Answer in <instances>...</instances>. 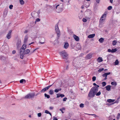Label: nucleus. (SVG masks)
<instances>
[{
	"label": "nucleus",
	"instance_id": "nucleus-1",
	"mask_svg": "<svg viewBox=\"0 0 120 120\" xmlns=\"http://www.w3.org/2000/svg\"><path fill=\"white\" fill-rule=\"evenodd\" d=\"M98 89L96 86H94L92 87L89 93L88 96L90 98H93L94 97L95 95V93L98 91Z\"/></svg>",
	"mask_w": 120,
	"mask_h": 120
},
{
	"label": "nucleus",
	"instance_id": "nucleus-2",
	"mask_svg": "<svg viewBox=\"0 0 120 120\" xmlns=\"http://www.w3.org/2000/svg\"><path fill=\"white\" fill-rule=\"evenodd\" d=\"M35 96V93L32 92L28 94L24 98L25 99H29L33 98Z\"/></svg>",
	"mask_w": 120,
	"mask_h": 120
},
{
	"label": "nucleus",
	"instance_id": "nucleus-3",
	"mask_svg": "<svg viewBox=\"0 0 120 120\" xmlns=\"http://www.w3.org/2000/svg\"><path fill=\"white\" fill-rule=\"evenodd\" d=\"M60 54L62 56L63 59L67 60L68 58V55L65 51H62L60 52Z\"/></svg>",
	"mask_w": 120,
	"mask_h": 120
},
{
	"label": "nucleus",
	"instance_id": "nucleus-4",
	"mask_svg": "<svg viewBox=\"0 0 120 120\" xmlns=\"http://www.w3.org/2000/svg\"><path fill=\"white\" fill-rule=\"evenodd\" d=\"M55 30L57 34L58 37L57 38V39L59 38V37L60 35V31L58 27V23H57L55 26Z\"/></svg>",
	"mask_w": 120,
	"mask_h": 120
},
{
	"label": "nucleus",
	"instance_id": "nucleus-5",
	"mask_svg": "<svg viewBox=\"0 0 120 120\" xmlns=\"http://www.w3.org/2000/svg\"><path fill=\"white\" fill-rule=\"evenodd\" d=\"M107 14V13L105 12L102 15L99 20V25H100L102 23L103 21L105 20V18Z\"/></svg>",
	"mask_w": 120,
	"mask_h": 120
},
{
	"label": "nucleus",
	"instance_id": "nucleus-6",
	"mask_svg": "<svg viewBox=\"0 0 120 120\" xmlns=\"http://www.w3.org/2000/svg\"><path fill=\"white\" fill-rule=\"evenodd\" d=\"M53 84L54 83H53L52 84L42 89L41 90V92H42V93H44L45 91H47L48 90Z\"/></svg>",
	"mask_w": 120,
	"mask_h": 120
},
{
	"label": "nucleus",
	"instance_id": "nucleus-7",
	"mask_svg": "<svg viewBox=\"0 0 120 120\" xmlns=\"http://www.w3.org/2000/svg\"><path fill=\"white\" fill-rule=\"evenodd\" d=\"M21 41L20 40H18L16 43V45L18 49L19 48L21 45Z\"/></svg>",
	"mask_w": 120,
	"mask_h": 120
},
{
	"label": "nucleus",
	"instance_id": "nucleus-8",
	"mask_svg": "<svg viewBox=\"0 0 120 120\" xmlns=\"http://www.w3.org/2000/svg\"><path fill=\"white\" fill-rule=\"evenodd\" d=\"M76 41L74 40H72L71 42V45L72 48H73L75 46Z\"/></svg>",
	"mask_w": 120,
	"mask_h": 120
},
{
	"label": "nucleus",
	"instance_id": "nucleus-9",
	"mask_svg": "<svg viewBox=\"0 0 120 120\" xmlns=\"http://www.w3.org/2000/svg\"><path fill=\"white\" fill-rule=\"evenodd\" d=\"M12 32V31L11 30H10L9 31L8 33L7 34L6 36V38L7 39H9L11 38V33Z\"/></svg>",
	"mask_w": 120,
	"mask_h": 120
},
{
	"label": "nucleus",
	"instance_id": "nucleus-10",
	"mask_svg": "<svg viewBox=\"0 0 120 120\" xmlns=\"http://www.w3.org/2000/svg\"><path fill=\"white\" fill-rule=\"evenodd\" d=\"M60 5L59 4H58L56 5V11L57 12H60L62 11V9L61 8H59V10H58V7Z\"/></svg>",
	"mask_w": 120,
	"mask_h": 120
},
{
	"label": "nucleus",
	"instance_id": "nucleus-11",
	"mask_svg": "<svg viewBox=\"0 0 120 120\" xmlns=\"http://www.w3.org/2000/svg\"><path fill=\"white\" fill-rule=\"evenodd\" d=\"M92 55V54L89 53L86 56V58L87 59H89L91 58Z\"/></svg>",
	"mask_w": 120,
	"mask_h": 120
},
{
	"label": "nucleus",
	"instance_id": "nucleus-12",
	"mask_svg": "<svg viewBox=\"0 0 120 120\" xmlns=\"http://www.w3.org/2000/svg\"><path fill=\"white\" fill-rule=\"evenodd\" d=\"M28 38V37L27 35H26L25 37V38L24 40V43H26L27 41Z\"/></svg>",
	"mask_w": 120,
	"mask_h": 120
},
{
	"label": "nucleus",
	"instance_id": "nucleus-13",
	"mask_svg": "<svg viewBox=\"0 0 120 120\" xmlns=\"http://www.w3.org/2000/svg\"><path fill=\"white\" fill-rule=\"evenodd\" d=\"M106 90L108 91H109L111 90V86L110 85H108L105 86Z\"/></svg>",
	"mask_w": 120,
	"mask_h": 120
},
{
	"label": "nucleus",
	"instance_id": "nucleus-14",
	"mask_svg": "<svg viewBox=\"0 0 120 120\" xmlns=\"http://www.w3.org/2000/svg\"><path fill=\"white\" fill-rule=\"evenodd\" d=\"M73 37L75 39V40L77 41H78L79 40V37L76 36L75 35H73Z\"/></svg>",
	"mask_w": 120,
	"mask_h": 120
},
{
	"label": "nucleus",
	"instance_id": "nucleus-15",
	"mask_svg": "<svg viewBox=\"0 0 120 120\" xmlns=\"http://www.w3.org/2000/svg\"><path fill=\"white\" fill-rule=\"evenodd\" d=\"M6 59V58L4 56H0V60L3 61H5Z\"/></svg>",
	"mask_w": 120,
	"mask_h": 120
},
{
	"label": "nucleus",
	"instance_id": "nucleus-16",
	"mask_svg": "<svg viewBox=\"0 0 120 120\" xmlns=\"http://www.w3.org/2000/svg\"><path fill=\"white\" fill-rule=\"evenodd\" d=\"M95 34H90L88 36V37L89 38H92L95 36Z\"/></svg>",
	"mask_w": 120,
	"mask_h": 120
},
{
	"label": "nucleus",
	"instance_id": "nucleus-17",
	"mask_svg": "<svg viewBox=\"0 0 120 120\" xmlns=\"http://www.w3.org/2000/svg\"><path fill=\"white\" fill-rule=\"evenodd\" d=\"M25 50H23L22 49H20V54H24Z\"/></svg>",
	"mask_w": 120,
	"mask_h": 120
},
{
	"label": "nucleus",
	"instance_id": "nucleus-18",
	"mask_svg": "<svg viewBox=\"0 0 120 120\" xmlns=\"http://www.w3.org/2000/svg\"><path fill=\"white\" fill-rule=\"evenodd\" d=\"M69 44L68 42H66L64 45V47L65 49H67L68 47Z\"/></svg>",
	"mask_w": 120,
	"mask_h": 120
},
{
	"label": "nucleus",
	"instance_id": "nucleus-19",
	"mask_svg": "<svg viewBox=\"0 0 120 120\" xmlns=\"http://www.w3.org/2000/svg\"><path fill=\"white\" fill-rule=\"evenodd\" d=\"M115 101V100L109 99L107 100V101L109 103L113 102Z\"/></svg>",
	"mask_w": 120,
	"mask_h": 120
},
{
	"label": "nucleus",
	"instance_id": "nucleus-20",
	"mask_svg": "<svg viewBox=\"0 0 120 120\" xmlns=\"http://www.w3.org/2000/svg\"><path fill=\"white\" fill-rule=\"evenodd\" d=\"M97 61L98 62H100L103 61V60L101 57H99L97 59Z\"/></svg>",
	"mask_w": 120,
	"mask_h": 120
},
{
	"label": "nucleus",
	"instance_id": "nucleus-21",
	"mask_svg": "<svg viewBox=\"0 0 120 120\" xmlns=\"http://www.w3.org/2000/svg\"><path fill=\"white\" fill-rule=\"evenodd\" d=\"M104 41V39L102 38H101L99 40V41L101 43H102Z\"/></svg>",
	"mask_w": 120,
	"mask_h": 120
},
{
	"label": "nucleus",
	"instance_id": "nucleus-22",
	"mask_svg": "<svg viewBox=\"0 0 120 120\" xmlns=\"http://www.w3.org/2000/svg\"><path fill=\"white\" fill-rule=\"evenodd\" d=\"M30 51L29 49H26L25 50L24 54H28Z\"/></svg>",
	"mask_w": 120,
	"mask_h": 120
},
{
	"label": "nucleus",
	"instance_id": "nucleus-23",
	"mask_svg": "<svg viewBox=\"0 0 120 120\" xmlns=\"http://www.w3.org/2000/svg\"><path fill=\"white\" fill-rule=\"evenodd\" d=\"M49 93L50 95H52L53 94L54 91L52 90H50L49 91Z\"/></svg>",
	"mask_w": 120,
	"mask_h": 120
},
{
	"label": "nucleus",
	"instance_id": "nucleus-24",
	"mask_svg": "<svg viewBox=\"0 0 120 120\" xmlns=\"http://www.w3.org/2000/svg\"><path fill=\"white\" fill-rule=\"evenodd\" d=\"M20 82L21 83H25L26 82V81L24 79H22L20 80Z\"/></svg>",
	"mask_w": 120,
	"mask_h": 120
},
{
	"label": "nucleus",
	"instance_id": "nucleus-25",
	"mask_svg": "<svg viewBox=\"0 0 120 120\" xmlns=\"http://www.w3.org/2000/svg\"><path fill=\"white\" fill-rule=\"evenodd\" d=\"M61 89L60 88H59L58 89H56L54 90V92L56 93H58L59 92V91H61Z\"/></svg>",
	"mask_w": 120,
	"mask_h": 120
},
{
	"label": "nucleus",
	"instance_id": "nucleus-26",
	"mask_svg": "<svg viewBox=\"0 0 120 120\" xmlns=\"http://www.w3.org/2000/svg\"><path fill=\"white\" fill-rule=\"evenodd\" d=\"M111 84L112 85H114V86H116L117 85V84L116 82H111Z\"/></svg>",
	"mask_w": 120,
	"mask_h": 120
},
{
	"label": "nucleus",
	"instance_id": "nucleus-27",
	"mask_svg": "<svg viewBox=\"0 0 120 120\" xmlns=\"http://www.w3.org/2000/svg\"><path fill=\"white\" fill-rule=\"evenodd\" d=\"M44 95L45 97H46L47 98L49 99L50 98V96L49 95L47 94L46 93L44 94Z\"/></svg>",
	"mask_w": 120,
	"mask_h": 120
},
{
	"label": "nucleus",
	"instance_id": "nucleus-28",
	"mask_svg": "<svg viewBox=\"0 0 120 120\" xmlns=\"http://www.w3.org/2000/svg\"><path fill=\"white\" fill-rule=\"evenodd\" d=\"M36 12L35 11H34L32 12L31 15L33 17H35V16H34V15L35 14Z\"/></svg>",
	"mask_w": 120,
	"mask_h": 120
},
{
	"label": "nucleus",
	"instance_id": "nucleus-29",
	"mask_svg": "<svg viewBox=\"0 0 120 120\" xmlns=\"http://www.w3.org/2000/svg\"><path fill=\"white\" fill-rule=\"evenodd\" d=\"M59 110L61 111L62 113H64V112L63 111V110H65V108H64L63 107L62 108L60 109Z\"/></svg>",
	"mask_w": 120,
	"mask_h": 120
},
{
	"label": "nucleus",
	"instance_id": "nucleus-30",
	"mask_svg": "<svg viewBox=\"0 0 120 120\" xmlns=\"http://www.w3.org/2000/svg\"><path fill=\"white\" fill-rule=\"evenodd\" d=\"M45 113L47 114H49L51 116H52V114L49 111L47 110H45Z\"/></svg>",
	"mask_w": 120,
	"mask_h": 120
},
{
	"label": "nucleus",
	"instance_id": "nucleus-31",
	"mask_svg": "<svg viewBox=\"0 0 120 120\" xmlns=\"http://www.w3.org/2000/svg\"><path fill=\"white\" fill-rule=\"evenodd\" d=\"M101 92L99 91L98 92H97L96 93H95V95H96V96H98L100 95L101 94Z\"/></svg>",
	"mask_w": 120,
	"mask_h": 120
},
{
	"label": "nucleus",
	"instance_id": "nucleus-32",
	"mask_svg": "<svg viewBox=\"0 0 120 120\" xmlns=\"http://www.w3.org/2000/svg\"><path fill=\"white\" fill-rule=\"evenodd\" d=\"M117 51V49L116 48H115L114 49H112V52L113 53Z\"/></svg>",
	"mask_w": 120,
	"mask_h": 120
},
{
	"label": "nucleus",
	"instance_id": "nucleus-33",
	"mask_svg": "<svg viewBox=\"0 0 120 120\" xmlns=\"http://www.w3.org/2000/svg\"><path fill=\"white\" fill-rule=\"evenodd\" d=\"M19 1L20 4L23 5L24 4V2L23 0H19Z\"/></svg>",
	"mask_w": 120,
	"mask_h": 120
},
{
	"label": "nucleus",
	"instance_id": "nucleus-34",
	"mask_svg": "<svg viewBox=\"0 0 120 120\" xmlns=\"http://www.w3.org/2000/svg\"><path fill=\"white\" fill-rule=\"evenodd\" d=\"M116 103V102H114L112 103H107L106 105H107L108 106H111L112 104H114L115 103Z\"/></svg>",
	"mask_w": 120,
	"mask_h": 120
},
{
	"label": "nucleus",
	"instance_id": "nucleus-35",
	"mask_svg": "<svg viewBox=\"0 0 120 120\" xmlns=\"http://www.w3.org/2000/svg\"><path fill=\"white\" fill-rule=\"evenodd\" d=\"M117 42L116 41H112V44L113 45H116Z\"/></svg>",
	"mask_w": 120,
	"mask_h": 120
},
{
	"label": "nucleus",
	"instance_id": "nucleus-36",
	"mask_svg": "<svg viewBox=\"0 0 120 120\" xmlns=\"http://www.w3.org/2000/svg\"><path fill=\"white\" fill-rule=\"evenodd\" d=\"M101 84H102V86L104 87L106 85V83L105 82H102Z\"/></svg>",
	"mask_w": 120,
	"mask_h": 120
},
{
	"label": "nucleus",
	"instance_id": "nucleus-37",
	"mask_svg": "<svg viewBox=\"0 0 120 120\" xmlns=\"http://www.w3.org/2000/svg\"><path fill=\"white\" fill-rule=\"evenodd\" d=\"M115 64V65H117L119 64V61L118 60H117L114 63Z\"/></svg>",
	"mask_w": 120,
	"mask_h": 120
},
{
	"label": "nucleus",
	"instance_id": "nucleus-38",
	"mask_svg": "<svg viewBox=\"0 0 120 120\" xmlns=\"http://www.w3.org/2000/svg\"><path fill=\"white\" fill-rule=\"evenodd\" d=\"M96 77L95 76H94L92 78V80L93 81H95L96 80Z\"/></svg>",
	"mask_w": 120,
	"mask_h": 120
},
{
	"label": "nucleus",
	"instance_id": "nucleus-39",
	"mask_svg": "<svg viewBox=\"0 0 120 120\" xmlns=\"http://www.w3.org/2000/svg\"><path fill=\"white\" fill-rule=\"evenodd\" d=\"M104 70L103 68H99L98 70V71L99 72H101Z\"/></svg>",
	"mask_w": 120,
	"mask_h": 120
},
{
	"label": "nucleus",
	"instance_id": "nucleus-40",
	"mask_svg": "<svg viewBox=\"0 0 120 120\" xmlns=\"http://www.w3.org/2000/svg\"><path fill=\"white\" fill-rule=\"evenodd\" d=\"M79 106L81 108H83L84 107V105L82 103H81L80 104Z\"/></svg>",
	"mask_w": 120,
	"mask_h": 120
},
{
	"label": "nucleus",
	"instance_id": "nucleus-41",
	"mask_svg": "<svg viewBox=\"0 0 120 120\" xmlns=\"http://www.w3.org/2000/svg\"><path fill=\"white\" fill-rule=\"evenodd\" d=\"M112 8V7L110 6H109L107 8V9L108 10H110Z\"/></svg>",
	"mask_w": 120,
	"mask_h": 120
},
{
	"label": "nucleus",
	"instance_id": "nucleus-42",
	"mask_svg": "<svg viewBox=\"0 0 120 120\" xmlns=\"http://www.w3.org/2000/svg\"><path fill=\"white\" fill-rule=\"evenodd\" d=\"M24 54H20V58L22 59H23V56Z\"/></svg>",
	"mask_w": 120,
	"mask_h": 120
},
{
	"label": "nucleus",
	"instance_id": "nucleus-43",
	"mask_svg": "<svg viewBox=\"0 0 120 120\" xmlns=\"http://www.w3.org/2000/svg\"><path fill=\"white\" fill-rule=\"evenodd\" d=\"M69 68V66L68 65H67L66 67L65 68H64V70H68Z\"/></svg>",
	"mask_w": 120,
	"mask_h": 120
},
{
	"label": "nucleus",
	"instance_id": "nucleus-44",
	"mask_svg": "<svg viewBox=\"0 0 120 120\" xmlns=\"http://www.w3.org/2000/svg\"><path fill=\"white\" fill-rule=\"evenodd\" d=\"M102 76L103 77H107V74L106 73H105L104 74H103L102 75Z\"/></svg>",
	"mask_w": 120,
	"mask_h": 120
},
{
	"label": "nucleus",
	"instance_id": "nucleus-45",
	"mask_svg": "<svg viewBox=\"0 0 120 120\" xmlns=\"http://www.w3.org/2000/svg\"><path fill=\"white\" fill-rule=\"evenodd\" d=\"M82 21L84 22H86L87 21V20L86 19L83 18L82 19Z\"/></svg>",
	"mask_w": 120,
	"mask_h": 120
},
{
	"label": "nucleus",
	"instance_id": "nucleus-46",
	"mask_svg": "<svg viewBox=\"0 0 120 120\" xmlns=\"http://www.w3.org/2000/svg\"><path fill=\"white\" fill-rule=\"evenodd\" d=\"M85 12L87 14L88 13H89L90 14L91 13V11L90 10H89L88 11H87Z\"/></svg>",
	"mask_w": 120,
	"mask_h": 120
},
{
	"label": "nucleus",
	"instance_id": "nucleus-47",
	"mask_svg": "<svg viewBox=\"0 0 120 120\" xmlns=\"http://www.w3.org/2000/svg\"><path fill=\"white\" fill-rule=\"evenodd\" d=\"M91 115L93 116H94L95 117H98V116L96 115L95 114H91V115Z\"/></svg>",
	"mask_w": 120,
	"mask_h": 120
},
{
	"label": "nucleus",
	"instance_id": "nucleus-48",
	"mask_svg": "<svg viewBox=\"0 0 120 120\" xmlns=\"http://www.w3.org/2000/svg\"><path fill=\"white\" fill-rule=\"evenodd\" d=\"M40 20V19L39 18H37L36 19V20L35 21V22H39Z\"/></svg>",
	"mask_w": 120,
	"mask_h": 120
},
{
	"label": "nucleus",
	"instance_id": "nucleus-49",
	"mask_svg": "<svg viewBox=\"0 0 120 120\" xmlns=\"http://www.w3.org/2000/svg\"><path fill=\"white\" fill-rule=\"evenodd\" d=\"M41 113H38V116L39 117H40L41 116Z\"/></svg>",
	"mask_w": 120,
	"mask_h": 120
},
{
	"label": "nucleus",
	"instance_id": "nucleus-50",
	"mask_svg": "<svg viewBox=\"0 0 120 120\" xmlns=\"http://www.w3.org/2000/svg\"><path fill=\"white\" fill-rule=\"evenodd\" d=\"M13 7V6L12 5H11L9 6V8L10 9H12V8Z\"/></svg>",
	"mask_w": 120,
	"mask_h": 120
},
{
	"label": "nucleus",
	"instance_id": "nucleus-51",
	"mask_svg": "<svg viewBox=\"0 0 120 120\" xmlns=\"http://www.w3.org/2000/svg\"><path fill=\"white\" fill-rule=\"evenodd\" d=\"M60 97H61V98H62L63 97H64L65 96V95L64 94H60Z\"/></svg>",
	"mask_w": 120,
	"mask_h": 120
},
{
	"label": "nucleus",
	"instance_id": "nucleus-52",
	"mask_svg": "<svg viewBox=\"0 0 120 120\" xmlns=\"http://www.w3.org/2000/svg\"><path fill=\"white\" fill-rule=\"evenodd\" d=\"M56 95H57V97H56L57 98H59V97H60V94H57Z\"/></svg>",
	"mask_w": 120,
	"mask_h": 120
},
{
	"label": "nucleus",
	"instance_id": "nucleus-53",
	"mask_svg": "<svg viewBox=\"0 0 120 120\" xmlns=\"http://www.w3.org/2000/svg\"><path fill=\"white\" fill-rule=\"evenodd\" d=\"M26 44H24L22 45V46L23 47H25V49H26Z\"/></svg>",
	"mask_w": 120,
	"mask_h": 120
},
{
	"label": "nucleus",
	"instance_id": "nucleus-54",
	"mask_svg": "<svg viewBox=\"0 0 120 120\" xmlns=\"http://www.w3.org/2000/svg\"><path fill=\"white\" fill-rule=\"evenodd\" d=\"M40 10H39L37 12V14L38 16L39 15V14H40Z\"/></svg>",
	"mask_w": 120,
	"mask_h": 120
},
{
	"label": "nucleus",
	"instance_id": "nucleus-55",
	"mask_svg": "<svg viewBox=\"0 0 120 120\" xmlns=\"http://www.w3.org/2000/svg\"><path fill=\"white\" fill-rule=\"evenodd\" d=\"M67 99V98L65 97L63 99V101H66V100Z\"/></svg>",
	"mask_w": 120,
	"mask_h": 120
},
{
	"label": "nucleus",
	"instance_id": "nucleus-56",
	"mask_svg": "<svg viewBox=\"0 0 120 120\" xmlns=\"http://www.w3.org/2000/svg\"><path fill=\"white\" fill-rule=\"evenodd\" d=\"M53 120H58L57 119V118L56 117H55L54 116L53 117Z\"/></svg>",
	"mask_w": 120,
	"mask_h": 120
},
{
	"label": "nucleus",
	"instance_id": "nucleus-57",
	"mask_svg": "<svg viewBox=\"0 0 120 120\" xmlns=\"http://www.w3.org/2000/svg\"><path fill=\"white\" fill-rule=\"evenodd\" d=\"M112 50H111L110 49H108V51L109 52H112Z\"/></svg>",
	"mask_w": 120,
	"mask_h": 120
},
{
	"label": "nucleus",
	"instance_id": "nucleus-58",
	"mask_svg": "<svg viewBox=\"0 0 120 120\" xmlns=\"http://www.w3.org/2000/svg\"><path fill=\"white\" fill-rule=\"evenodd\" d=\"M16 52V51L15 50H14L12 51V53L13 54H15Z\"/></svg>",
	"mask_w": 120,
	"mask_h": 120
},
{
	"label": "nucleus",
	"instance_id": "nucleus-59",
	"mask_svg": "<svg viewBox=\"0 0 120 120\" xmlns=\"http://www.w3.org/2000/svg\"><path fill=\"white\" fill-rule=\"evenodd\" d=\"M25 47H23V46H22L21 48L20 49H23V50H25L26 49H25Z\"/></svg>",
	"mask_w": 120,
	"mask_h": 120
},
{
	"label": "nucleus",
	"instance_id": "nucleus-60",
	"mask_svg": "<svg viewBox=\"0 0 120 120\" xmlns=\"http://www.w3.org/2000/svg\"><path fill=\"white\" fill-rule=\"evenodd\" d=\"M96 2L98 4L99 3V1L100 0H95Z\"/></svg>",
	"mask_w": 120,
	"mask_h": 120
},
{
	"label": "nucleus",
	"instance_id": "nucleus-61",
	"mask_svg": "<svg viewBox=\"0 0 120 120\" xmlns=\"http://www.w3.org/2000/svg\"><path fill=\"white\" fill-rule=\"evenodd\" d=\"M106 73L107 76L108 75L110 74H111V73L110 72H108V73Z\"/></svg>",
	"mask_w": 120,
	"mask_h": 120
},
{
	"label": "nucleus",
	"instance_id": "nucleus-62",
	"mask_svg": "<svg viewBox=\"0 0 120 120\" xmlns=\"http://www.w3.org/2000/svg\"><path fill=\"white\" fill-rule=\"evenodd\" d=\"M53 109V107H49V109H50L52 110Z\"/></svg>",
	"mask_w": 120,
	"mask_h": 120
},
{
	"label": "nucleus",
	"instance_id": "nucleus-63",
	"mask_svg": "<svg viewBox=\"0 0 120 120\" xmlns=\"http://www.w3.org/2000/svg\"><path fill=\"white\" fill-rule=\"evenodd\" d=\"M28 32V31L27 30H26L24 32V33H27Z\"/></svg>",
	"mask_w": 120,
	"mask_h": 120
},
{
	"label": "nucleus",
	"instance_id": "nucleus-64",
	"mask_svg": "<svg viewBox=\"0 0 120 120\" xmlns=\"http://www.w3.org/2000/svg\"><path fill=\"white\" fill-rule=\"evenodd\" d=\"M120 114L119 113H118V114L117 117H120Z\"/></svg>",
	"mask_w": 120,
	"mask_h": 120
}]
</instances>
